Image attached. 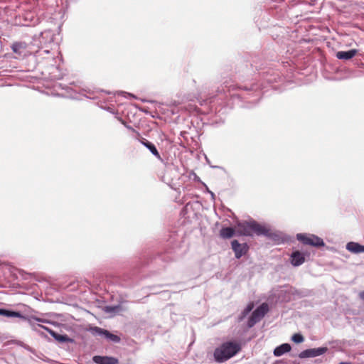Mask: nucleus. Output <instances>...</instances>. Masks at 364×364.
<instances>
[{
    "mask_svg": "<svg viewBox=\"0 0 364 364\" xmlns=\"http://www.w3.org/2000/svg\"><path fill=\"white\" fill-rule=\"evenodd\" d=\"M296 239L303 244L312 247H320L325 245L322 238L313 234L298 233Z\"/></svg>",
    "mask_w": 364,
    "mask_h": 364,
    "instance_id": "obj_4",
    "label": "nucleus"
},
{
    "mask_svg": "<svg viewBox=\"0 0 364 364\" xmlns=\"http://www.w3.org/2000/svg\"><path fill=\"white\" fill-rule=\"evenodd\" d=\"M346 250L355 254L364 253V245L355 242H349L346 245Z\"/></svg>",
    "mask_w": 364,
    "mask_h": 364,
    "instance_id": "obj_13",
    "label": "nucleus"
},
{
    "mask_svg": "<svg viewBox=\"0 0 364 364\" xmlns=\"http://www.w3.org/2000/svg\"><path fill=\"white\" fill-rule=\"evenodd\" d=\"M116 309H117V306H106L105 311L107 312H112L114 311Z\"/></svg>",
    "mask_w": 364,
    "mask_h": 364,
    "instance_id": "obj_23",
    "label": "nucleus"
},
{
    "mask_svg": "<svg viewBox=\"0 0 364 364\" xmlns=\"http://www.w3.org/2000/svg\"><path fill=\"white\" fill-rule=\"evenodd\" d=\"M141 143L145 146V144H147L146 143H149L150 141L146 140V139L142 138L140 140Z\"/></svg>",
    "mask_w": 364,
    "mask_h": 364,
    "instance_id": "obj_25",
    "label": "nucleus"
},
{
    "mask_svg": "<svg viewBox=\"0 0 364 364\" xmlns=\"http://www.w3.org/2000/svg\"><path fill=\"white\" fill-rule=\"evenodd\" d=\"M146 144H145V147H146L150 151V152L154 156H156L158 159L161 160V155H160L159 152L158 151L156 146L151 142L146 143Z\"/></svg>",
    "mask_w": 364,
    "mask_h": 364,
    "instance_id": "obj_18",
    "label": "nucleus"
},
{
    "mask_svg": "<svg viewBox=\"0 0 364 364\" xmlns=\"http://www.w3.org/2000/svg\"><path fill=\"white\" fill-rule=\"evenodd\" d=\"M257 89L258 86L256 85H253L250 87H248L247 86H237L232 82L226 81L224 82V87H223L222 90L224 92H229L232 98H237L240 100L245 97L242 93V92L256 91Z\"/></svg>",
    "mask_w": 364,
    "mask_h": 364,
    "instance_id": "obj_3",
    "label": "nucleus"
},
{
    "mask_svg": "<svg viewBox=\"0 0 364 364\" xmlns=\"http://www.w3.org/2000/svg\"><path fill=\"white\" fill-rule=\"evenodd\" d=\"M304 340V338L301 333H294L291 337V341L296 343H302Z\"/></svg>",
    "mask_w": 364,
    "mask_h": 364,
    "instance_id": "obj_21",
    "label": "nucleus"
},
{
    "mask_svg": "<svg viewBox=\"0 0 364 364\" xmlns=\"http://www.w3.org/2000/svg\"><path fill=\"white\" fill-rule=\"evenodd\" d=\"M269 306L267 304L262 303L259 305L251 314L250 317L247 321L248 328L253 327L257 323H258L268 312Z\"/></svg>",
    "mask_w": 364,
    "mask_h": 364,
    "instance_id": "obj_5",
    "label": "nucleus"
},
{
    "mask_svg": "<svg viewBox=\"0 0 364 364\" xmlns=\"http://www.w3.org/2000/svg\"><path fill=\"white\" fill-rule=\"evenodd\" d=\"M291 347L289 343H283L277 347H276L274 350V355L279 357L284 355L286 353H288L291 350Z\"/></svg>",
    "mask_w": 364,
    "mask_h": 364,
    "instance_id": "obj_14",
    "label": "nucleus"
},
{
    "mask_svg": "<svg viewBox=\"0 0 364 364\" xmlns=\"http://www.w3.org/2000/svg\"><path fill=\"white\" fill-rule=\"evenodd\" d=\"M90 331L93 336L104 337L108 341L112 342L114 343H119L121 341V338L119 336L115 335L109 331L98 326L91 328Z\"/></svg>",
    "mask_w": 364,
    "mask_h": 364,
    "instance_id": "obj_6",
    "label": "nucleus"
},
{
    "mask_svg": "<svg viewBox=\"0 0 364 364\" xmlns=\"http://www.w3.org/2000/svg\"><path fill=\"white\" fill-rule=\"evenodd\" d=\"M253 308L254 304L250 303L238 316V321H242L250 313Z\"/></svg>",
    "mask_w": 364,
    "mask_h": 364,
    "instance_id": "obj_19",
    "label": "nucleus"
},
{
    "mask_svg": "<svg viewBox=\"0 0 364 364\" xmlns=\"http://www.w3.org/2000/svg\"><path fill=\"white\" fill-rule=\"evenodd\" d=\"M141 143L145 146V144H147L146 143H149L150 141L146 140V139L142 138L140 140Z\"/></svg>",
    "mask_w": 364,
    "mask_h": 364,
    "instance_id": "obj_24",
    "label": "nucleus"
},
{
    "mask_svg": "<svg viewBox=\"0 0 364 364\" xmlns=\"http://www.w3.org/2000/svg\"><path fill=\"white\" fill-rule=\"evenodd\" d=\"M241 350V346L235 341H226L217 347L213 353L215 360L222 363L237 355Z\"/></svg>",
    "mask_w": 364,
    "mask_h": 364,
    "instance_id": "obj_1",
    "label": "nucleus"
},
{
    "mask_svg": "<svg viewBox=\"0 0 364 364\" xmlns=\"http://www.w3.org/2000/svg\"><path fill=\"white\" fill-rule=\"evenodd\" d=\"M265 230L267 231L266 234H260V235H264L272 240L279 242L281 240V237L278 233L271 232L267 228H265Z\"/></svg>",
    "mask_w": 364,
    "mask_h": 364,
    "instance_id": "obj_20",
    "label": "nucleus"
},
{
    "mask_svg": "<svg viewBox=\"0 0 364 364\" xmlns=\"http://www.w3.org/2000/svg\"><path fill=\"white\" fill-rule=\"evenodd\" d=\"M339 364H351V363H348V362H341Z\"/></svg>",
    "mask_w": 364,
    "mask_h": 364,
    "instance_id": "obj_33",
    "label": "nucleus"
},
{
    "mask_svg": "<svg viewBox=\"0 0 364 364\" xmlns=\"http://www.w3.org/2000/svg\"><path fill=\"white\" fill-rule=\"evenodd\" d=\"M41 36L42 37H44V36H50V33L49 31L41 32Z\"/></svg>",
    "mask_w": 364,
    "mask_h": 364,
    "instance_id": "obj_27",
    "label": "nucleus"
},
{
    "mask_svg": "<svg viewBox=\"0 0 364 364\" xmlns=\"http://www.w3.org/2000/svg\"><path fill=\"white\" fill-rule=\"evenodd\" d=\"M33 319L37 321H38V322H43V323L46 322L45 319H41V318H33Z\"/></svg>",
    "mask_w": 364,
    "mask_h": 364,
    "instance_id": "obj_30",
    "label": "nucleus"
},
{
    "mask_svg": "<svg viewBox=\"0 0 364 364\" xmlns=\"http://www.w3.org/2000/svg\"><path fill=\"white\" fill-rule=\"evenodd\" d=\"M328 350L327 347H319L317 348H310L301 351L299 357L301 359L307 358H314L323 355Z\"/></svg>",
    "mask_w": 364,
    "mask_h": 364,
    "instance_id": "obj_9",
    "label": "nucleus"
},
{
    "mask_svg": "<svg viewBox=\"0 0 364 364\" xmlns=\"http://www.w3.org/2000/svg\"><path fill=\"white\" fill-rule=\"evenodd\" d=\"M141 143L145 146V144H147L146 143H149L150 141L146 140V139L142 138L140 140Z\"/></svg>",
    "mask_w": 364,
    "mask_h": 364,
    "instance_id": "obj_26",
    "label": "nucleus"
},
{
    "mask_svg": "<svg viewBox=\"0 0 364 364\" xmlns=\"http://www.w3.org/2000/svg\"><path fill=\"white\" fill-rule=\"evenodd\" d=\"M358 53L356 49H351L347 51H338L336 53V56L339 60H348L353 58Z\"/></svg>",
    "mask_w": 364,
    "mask_h": 364,
    "instance_id": "obj_12",
    "label": "nucleus"
},
{
    "mask_svg": "<svg viewBox=\"0 0 364 364\" xmlns=\"http://www.w3.org/2000/svg\"><path fill=\"white\" fill-rule=\"evenodd\" d=\"M38 328H41L47 331L52 336V337L59 343H74V340L68 337L66 334H59L52 329H50L41 324H38L36 327H34L36 331H38Z\"/></svg>",
    "mask_w": 364,
    "mask_h": 364,
    "instance_id": "obj_8",
    "label": "nucleus"
},
{
    "mask_svg": "<svg viewBox=\"0 0 364 364\" xmlns=\"http://www.w3.org/2000/svg\"><path fill=\"white\" fill-rule=\"evenodd\" d=\"M231 247L237 259L245 255L249 250V246L247 243H240L237 240H233L231 242Z\"/></svg>",
    "mask_w": 364,
    "mask_h": 364,
    "instance_id": "obj_7",
    "label": "nucleus"
},
{
    "mask_svg": "<svg viewBox=\"0 0 364 364\" xmlns=\"http://www.w3.org/2000/svg\"><path fill=\"white\" fill-rule=\"evenodd\" d=\"M208 192L210 193L212 198H214L215 194L212 191H208Z\"/></svg>",
    "mask_w": 364,
    "mask_h": 364,
    "instance_id": "obj_32",
    "label": "nucleus"
},
{
    "mask_svg": "<svg viewBox=\"0 0 364 364\" xmlns=\"http://www.w3.org/2000/svg\"><path fill=\"white\" fill-rule=\"evenodd\" d=\"M127 95H128L130 97H133V98H134V97H134L133 95H132V94L128 93Z\"/></svg>",
    "mask_w": 364,
    "mask_h": 364,
    "instance_id": "obj_35",
    "label": "nucleus"
},
{
    "mask_svg": "<svg viewBox=\"0 0 364 364\" xmlns=\"http://www.w3.org/2000/svg\"><path fill=\"white\" fill-rule=\"evenodd\" d=\"M43 52L44 53H46V54H48L49 53V50H38L37 51V53H40V55H42L41 53Z\"/></svg>",
    "mask_w": 364,
    "mask_h": 364,
    "instance_id": "obj_29",
    "label": "nucleus"
},
{
    "mask_svg": "<svg viewBox=\"0 0 364 364\" xmlns=\"http://www.w3.org/2000/svg\"><path fill=\"white\" fill-rule=\"evenodd\" d=\"M291 264L294 267H299L301 265L305 262V257L304 254L300 252L298 250L294 251L291 256Z\"/></svg>",
    "mask_w": 364,
    "mask_h": 364,
    "instance_id": "obj_10",
    "label": "nucleus"
},
{
    "mask_svg": "<svg viewBox=\"0 0 364 364\" xmlns=\"http://www.w3.org/2000/svg\"><path fill=\"white\" fill-rule=\"evenodd\" d=\"M253 233L257 235L266 234L265 227L255 220L250 222H238L236 226V234L238 235L252 236Z\"/></svg>",
    "mask_w": 364,
    "mask_h": 364,
    "instance_id": "obj_2",
    "label": "nucleus"
},
{
    "mask_svg": "<svg viewBox=\"0 0 364 364\" xmlns=\"http://www.w3.org/2000/svg\"><path fill=\"white\" fill-rule=\"evenodd\" d=\"M235 232L236 230H235L232 228H223L220 231V235L224 239H228L232 237L235 234Z\"/></svg>",
    "mask_w": 364,
    "mask_h": 364,
    "instance_id": "obj_17",
    "label": "nucleus"
},
{
    "mask_svg": "<svg viewBox=\"0 0 364 364\" xmlns=\"http://www.w3.org/2000/svg\"><path fill=\"white\" fill-rule=\"evenodd\" d=\"M13 52L17 55H21L26 47H11Z\"/></svg>",
    "mask_w": 364,
    "mask_h": 364,
    "instance_id": "obj_22",
    "label": "nucleus"
},
{
    "mask_svg": "<svg viewBox=\"0 0 364 364\" xmlns=\"http://www.w3.org/2000/svg\"><path fill=\"white\" fill-rule=\"evenodd\" d=\"M0 316L9 318H24V316L19 311H15L7 309H0Z\"/></svg>",
    "mask_w": 364,
    "mask_h": 364,
    "instance_id": "obj_16",
    "label": "nucleus"
},
{
    "mask_svg": "<svg viewBox=\"0 0 364 364\" xmlns=\"http://www.w3.org/2000/svg\"><path fill=\"white\" fill-rule=\"evenodd\" d=\"M24 26L35 25L38 23V18L31 11L26 12L23 14Z\"/></svg>",
    "mask_w": 364,
    "mask_h": 364,
    "instance_id": "obj_15",
    "label": "nucleus"
},
{
    "mask_svg": "<svg viewBox=\"0 0 364 364\" xmlns=\"http://www.w3.org/2000/svg\"><path fill=\"white\" fill-rule=\"evenodd\" d=\"M11 46H23L21 43H19V42H15L14 43H12Z\"/></svg>",
    "mask_w": 364,
    "mask_h": 364,
    "instance_id": "obj_31",
    "label": "nucleus"
},
{
    "mask_svg": "<svg viewBox=\"0 0 364 364\" xmlns=\"http://www.w3.org/2000/svg\"><path fill=\"white\" fill-rule=\"evenodd\" d=\"M359 297L360 299L363 300L364 301V291H361L360 292L359 294Z\"/></svg>",
    "mask_w": 364,
    "mask_h": 364,
    "instance_id": "obj_28",
    "label": "nucleus"
},
{
    "mask_svg": "<svg viewBox=\"0 0 364 364\" xmlns=\"http://www.w3.org/2000/svg\"><path fill=\"white\" fill-rule=\"evenodd\" d=\"M213 168H220V169H222V168H223L222 167L218 166H213Z\"/></svg>",
    "mask_w": 364,
    "mask_h": 364,
    "instance_id": "obj_34",
    "label": "nucleus"
},
{
    "mask_svg": "<svg viewBox=\"0 0 364 364\" xmlns=\"http://www.w3.org/2000/svg\"><path fill=\"white\" fill-rule=\"evenodd\" d=\"M186 134V132H181V135L184 136V134Z\"/></svg>",
    "mask_w": 364,
    "mask_h": 364,
    "instance_id": "obj_36",
    "label": "nucleus"
},
{
    "mask_svg": "<svg viewBox=\"0 0 364 364\" xmlns=\"http://www.w3.org/2000/svg\"><path fill=\"white\" fill-rule=\"evenodd\" d=\"M93 361L97 364H117V358L111 356L95 355L93 357Z\"/></svg>",
    "mask_w": 364,
    "mask_h": 364,
    "instance_id": "obj_11",
    "label": "nucleus"
}]
</instances>
